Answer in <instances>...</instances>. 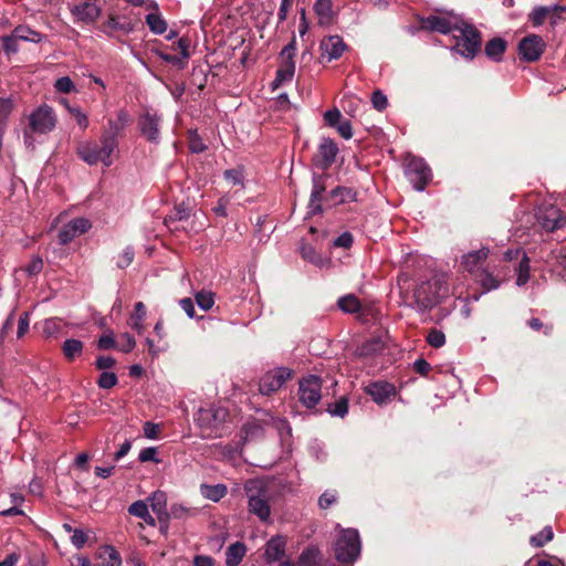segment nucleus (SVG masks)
Here are the masks:
<instances>
[{
    "label": "nucleus",
    "instance_id": "obj_1",
    "mask_svg": "<svg viewBox=\"0 0 566 566\" xmlns=\"http://www.w3.org/2000/svg\"><path fill=\"white\" fill-rule=\"evenodd\" d=\"M118 150V140L112 136L101 134L99 140H86L77 145L78 157L90 166L102 163L105 167L113 165V155Z\"/></svg>",
    "mask_w": 566,
    "mask_h": 566
},
{
    "label": "nucleus",
    "instance_id": "obj_2",
    "mask_svg": "<svg viewBox=\"0 0 566 566\" xmlns=\"http://www.w3.org/2000/svg\"><path fill=\"white\" fill-rule=\"evenodd\" d=\"M447 294L448 287L443 280L433 276L416 285L412 295L413 302L410 303V306L419 312H424L433 308Z\"/></svg>",
    "mask_w": 566,
    "mask_h": 566
},
{
    "label": "nucleus",
    "instance_id": "obj_3",
    "mask_svg": "<svg viewBox=\"0 0 566 566\" xmlns=\"http://www.w3.org/2000/svg\"><path fill=\"white\" fill-rule=\"evenodd\" d=\"M228 417L226 408L209 406L200 407L195 415V421L200 428L202 438H213L220 436L222 423Z\"/></svg>",
    "mask_w": 566,
    "mask_h": 566
},
{
    "label": "nucleus",
    "instance_id": "obj_4",
    "mask_svg": "<svg viewBox=\"0 0 566 566\" xmlns=\"http://www.w3.org/2000/svg\"><path fill=\"white\" fill-rule=\"evenodd\" d=\"M459 35L454 36L453 50L465 59H473L482 49V33L473 25L463 23L455 25Z\"/></svg>",
    "mask_w": 566,
    "mask_h": 566
},
{
    "label": "nucleus",
    "instance_id": "obj_5",
    "mask_svg": "<svg viewBox=\"0 0 566 566\" xmlns=\"http://www.w3.org/2000/svg\"><path fill=\"white\" fill-rule=\"evenodd\" d=\"M244 490L248 495L249 512L258 516L261 522H268L271 515V507L266 490L255 480H249L244 484Z\"/></svg>",
    "mask_w": 566,
    "mask_h": 566
},
{
    "label": "nucleus",
    "instance_id": "obj_6",
    "mask_svg": "<svg viewBox=\"0 0 566 566\" xmlns=\"http://www.w3.org/2000/svg\"><path fill=\"white\" fill-rule=\"evenodd\" d=\"M334 551L338 562L354 563L360 555V539L357 530H343L335 542Z\"/></svg>",
    "mask_w": 566,
    "mask_h": 566
},
{
    "label": "nucleus",
    "instance_id": "obj_7",
    "mask_svg": "<svg viewBox=\"0 0 566 566\" xmlns=\"http://www.w3.org/2000/svg\"><path fill=\"white\" fill-rule=\"evenodd\" d=\"M405 174L417 191H423L431 180V169L422 158L410 157Z\"/></svg>",
    "mask_w": 566,
    "mask_h": 566
},
{
    "label": "nucleus",
    "instance_id": "obj_8",
    "mask_svg": "<svg viewBox=\"0 0 566 566\" xmlns=\"http://www.w3.org/2000/svg\"><path fill=\"white\" fill-rule=\"evenodd\" d=\"M293 376V370L287 367H276L265 373L259 382L261 395L269 396L277 391Z\"/></svg>",
    "mask_w": 566,
    "mask_h": 566
},
{
    "label": "nucleus",
    "instance_id": "obj_9",
    "mask_svg": "<svg viewBox=\"0 0 566 566\" xmlns=\"http://www.w3.org/2000/svg\"><path fill=\"white\" fill-rule=\"evenodd\" d=\"M56 124L53 109L48 105H41L29 117V127L33 133L45 134L51 132Z\"/></svg>",
    "mask_w": 566,
    "mask_h": 566
},
{
    "label": "nucleus",
    "instance_id": "obj_10",
    "mask_svg": "<svg viewBox=\"0 0 566 566\" xmlns=\"http://www.w3.org/2000/svg\"><path fill=\"white\" fill-rule=\"evenodd\" d=\"M322 380L318 376L310 375L300 381V401L306 408L315 407L322 398Z\"/></svg>",
    "mask_w": 566,
    "mask_h": 566
},
{
    "label": "nucleus",
    "instance_id": "obj_11",
    "mask_svg": "<svg viewBox=\"0 0 566 566\" xmlns=\"http://www.w3.org/2000/svg\"><path fill=\"white\" fill-rule=\"evenodd\" d=\"M104 0H83L71 7L75 22L94 23L102 13Z\"/></svg>",
    "mask_w": 566,
    "mask_h": 566
},
{
    "label": "nucleus",
    "instance_id": "obj_12",
    "mask_svg": "<svg viewBox=\"0 0 566 566\" xmlns=\"http://www.w3.org/2000/svg\"><path fill=\"white\" fill-rule=\"evenodd\" d=\"M536 217L542 228L549 232L562 228L566 223V217L563 212L552 205L541 206Z\"/></svg>",
    "mask_w": 566,
    "mask_h": 566
},
{
    "label": "nucleus",
    "instance_id": "obj_13",
    "mask_svg": "<svg viewBox=\"0 0 566 566\" xmlns=\"http://www.w3.org/2000/svg\"><path fill=\"white\" fill-rule=\"evenodd\" d=\"M545 48V43L539 35L530 34L518 42L520 60L534 62L539 59Z\"/></svg>",
    "mask_w": 566,
    "mask_h": 566
},
{
    "label": "nucleus",
    "instance_id": "obj_14",
    "mask_svg": "<svg viewBox=\"0 0 566 566\" xmlns=\"http://www.w3.org/2000/svg\"><path fill=\"white\" fill-rule=\"evenodd\" d=\"M160 116L153 111H145L138 118L142 135L150 143L157 144L160 139Z\"/></svg>",
    "mask_w": 566,
    "mask_h": 566
},
{
    "label": "nucleus",
    "instance_id": "obj_15",
    "mask_svg": "<svg viewBox=\"0 0 566 566\" xmlns=\"http://www.w3.org/2000/svg\"><path fill=\"white\" fill-rule=\"evenodd\" d=\"M346 49L343 38L337 34L325 36L321 41L322 57H327V61L340 57Z\"/></svg>",
    "mask_w": 566,
    "mask_h": 566
},
{
    "label": "nucleus",
    "instance_id": "obj_16",
    "mask_svg": "<svg viewBox=\"0 0 566 566\" xmlns=\"http://www.w3.org/2000/svg\"><path fill=\"white\" fill-rule=\"evenodd\" d=\"M366 392L376 403L382 405L396 395V388L387 381H376L366 387Z\"/></svg>",
    "mask_w": 566,
    "mask_h": 566
},
{
    "label": "nucleus",
    "instance_id": "obj_17",
    "mask_svg": "<svg viewBox=\"0 0 566 566\" xmlns=\"http://www.w3.org/2000/svg\"><path fill=\"white\" fill-rule=\"evenodd\" d=\"M420 29L448 34L454 30V27H452L451 21L447 18L429 15L420 19Z\"/></svg>",
    "mask_w": 566,
    "mask_h": 566
},
{
    "label": "nucleus",
    "instance_id": "obj_18",
    "mask_svg": "<svg viewBox=\"0 0 566 566\" xmlns=\"http://www.w3.org/2000/svg\"><path fill=\"white\" fill-rule=\"evenodd\" d=\"M132 119L129 114L125 109H120L117 113L116 119H109L107 127L102 132L104 135L112 136L117 140L118 136L124 129L130 124Z\"/></svg>",
    "mask_w": 566,
    "mask_h": 566
},
{
    "label": "nucleus",
    "instance_id": "obj_19",
    "mask_svg": "<svg viewBox=\"0 0 566 566\" xmlns=\"http://www.w3.org/2000/svg\"><path fill=\"white\" fill-rule=\"evenodd\" d=\"M338 154V147L336 143L331 138H324L318 147V157L321 161V166L323 168L329 167L336 158Z\"/></svg>",
    "mask_w": 566,
    "mask_h": 566
},
{
    "label": "nucleus",
    "instance_id": "obj_20",
    "mask_svg": "<svg viewBox=\"0 0 566 566\" xmlns=\"http://www.w3.org/2000/svg\"><path fill=\"white\" fill-rule=\"evenodd\" d=\"M507 49V41L503 38L495 36L489 40L484 46V54L489 60L500 62Z\"/></svg>",
    "mask_w": 566,
    "mask_h": 566
},
{
    "label": "nucleus",
    "instance_id": "obj_21",
    "mask_svg": "<svg viewBox=\"0 0 566 566\" xmlns=\"http://www.w3.org/2000/svg\"><path fill=\"white\" fill-rule=\"evenodd\" d=\"M325 189L326 188H325L324 179L321 176L315 175L313 177V189H312L310 205H308L310 211L312 213H316L322 210L321 201H322V196H323V192L325 191Z\"/></svg>",
    "mask_w": 566,
    "mask_h": 566
},
{
    "label": "nucleus",
    "instance_id": "obj_22",
    "mask_svg": "<svg viewBox=\"0 0 566 566\" xmlns=\"http://www.w3.org/2000/svg\"><path fill=\"white\" fill-rule=\"evenodd\" d=\"M153 512L157 515L159 521L167 520L169 514L167 512V495L163 491H156L148 497Z\"/></svg>",
    "mask_w": 566,
    "mask_h": 566
},
{
    "label": "nucleus",
    "instance_id": "obj_23",
    "mask_svg": "<svg viewBox=\"0 0 566 566\" xmlns=\"http://www.w3.org/2000/svg\"><path fill=\"white\" fill-rule=\"evenodd\" d=\"M319 25H328L334 19L332 0H316L313 7Z\"/></svg>",
    "mask_w": 566,
    "mask_h": 566
},
{
    "label": "nucleus",
    "instance_id": "obj_24",
    "mask_svg": "<svg viewBox=\"0 0 566 566\" xmlns=\"http://www.w3.org/2000/svg\"><path fill=\"white\" fill-rule=\"evenodd\" d=\"M285 552V539L282 536L272 537L265 546V557L269 562L280 560Z\"/></svg>",
    "mask_w": 566,
    "mask_h": 566
},
{
    "label": "nucleus",
    "instance_id": "obj_25",
    "mask_svg": "<svg viewBox=\"0 0 566 566\" xmlns=\"http://www.w3.org/2000/svg\"><path fill=\"white\" fill-rule=\"evenodd\" d=\"M101 30L107 34H112L115 31L128 33L133 28L130 22L126 19L122 21L118 15L109 14L107 20L101 25Z\"/></svg>",
    "mask_w": 566,
    "mask_h": 566
},
{
    "label": "nucleus",
    "instance_id": "obj_26",
    "mask_svg": "<svg viewBox=\"0 0 566 566\" xmlns=\"http://www.w3.org/2000/svg\"><path fill=\"white\" fill-rule=\"evenodd\" d=\"M97 558L101 559L102 566H120L122 557L116 548L112 545H104L97 551Z\"/></svg>",
    "mask_w": 566,
    "mask_h": 566
},
{
    "label": "nucleus",
    "instance_id": "obj_27",
    "mask_svg": "<svg viewBox=\"0 0 566 566\" xmlns=\"http://www.w3.org/2000/svg\"><path fill=\"white\" fill-rule=\"evenodd\" d=\"M247 553V547L241 542L231 544L226 551L227 566H238Z\"/></svg>",
    "mask_w": 566,
    "mask_h": 566
},
{
    "label": "nucleus",
    "instance_id": "obj_28",
    "mask_svg": "<svg viewBox=\"0 0 566 566\" xmlns=\"http://www.w3.org/2000/svg\"><path fill=\"white\" fill-rule=\"evenodd\" d=\"M488 255L489 249L486 248L469 252L462 256V265L465 270L472 272Z\"/></svg>",
    "mask_w": 566,
    "mask_h": 566
},
{
    "label": "nucleus",
    "instance_id": "obj_29",
    "mask_svg": "<svg viewBox=\"0 0 566 566\" xmlns=\"http://www.w3.org/2000/svg\"><path fill=\"white\" fill-rule=\"evenodd\" d=\"M84 344L80 339L70 338L62 345V353L67 361H73L83 353Z\"/></svg>",
    "mask_w": 566,
    "mask_h": 566
},
{
    "label": "nucleus",
    "instance_id": "obj_30",
    "mask_svg": "<svg viewBox=\"0 0 566 566\" xmlns=\"http://www.w3.org/2000/svg\"><path fill=\"white\" fill-rule=\"evenodd\" d=\"M384 348V343L379 337H373L364 342L357 349L356 354L359 357H370L380 353Z\"/></svg>",
    "mask_w": 566,
    "mask_h": 566
},
{
    "label": "nucleus",
    "instance_id": "obj_31",
    "mask_svg": "<svg viewBox=\"0 0 566 566\" xmlns=\"http://www.w3.org/2000/svg\"><path fill=\"white\" fill-rule=\"evenodd\" d=\"M11 35L19 41H29L39 43L42 40V34L30 27L20 24L13 29Z\"/></svg>",
    "mask_w": 566,
    "mask_h": 566
},
{
    "label": "nucleus",
    "instance_id": "obj_32",
    "mask_svg": "<svg viewBox=\"0 0 566 566\" xmlns=\"http://www.w3.org/2000/svg\"><path fill=\"white\" fill-rule=\"evenodd\" d=\"M128 513L130 515L142 518L143 521H145V523H147L150 526L156 525V521L150 515V513L148 511V505L144 501H136V502L132 503L128 507Z\"/></svg>",
    "mask_w": 566,
    "mask_h": 566
},
{
    "label": "nucleus",
    "instance_id": "obj_33",
    "mask_svg": "<svg viewBox=\"0 0 566 566\" xmlns=\"http://www.w3.org/2000/svg\"><path fill=\"white\" fill-rule=\"evenodd\" d=\"M356 191L347 187H336L329 193V198L334 205L356 201Z\"/></svg>",
    "mask_w": 566,
    "mask_h": 566
},
{
    "label": "nucleus",
    "instance_id": "obj_34",
    "mask_svg": "<svg viewBox=\"0 0 566 566\" xmlns=\"http://www.w3.org/2000/svg\"><path fill=\"white\" fill-rule=\"evenodd\" d=\"M146 316V307L143 302L135 304L134 313L130 315L128 324L138 334H142L144 329V318Z\"/></svg>",
    "mask_w": 566,
    "mask_h": 566
},
{
    "label": "nucleus",
    "instance_id": "obj_35",
    "mask_svg": "<svg viewBox=\"0 0 566 566\" xmlns=\"http://www.w3.org/2000/svg\"><path fill=\"white\" fill-rule=\"evenodd\" d=\"M296 50V40L295 36L292 38L289 44H286L282 52H281V59L284 64L285 70L284 71H294L295 70V62L293 60L294 54Z\"/></svg>",
    "mask_w": 566,
    "mask_h": 566
},
{
    "label": "nucleus",
    "instance_id": "obj_36",
    "mask_svg": "<svg viewBox=\"0 0 566 566\" xmlns=\"http://www.w3.org/2000/svg\"><path fill=\"white\" fill-rule=\"evenodd\" d=\"M517 277H516V285L523 286L525 285L530 280V259L525 254V252L522 253V259L518 262L517 268L515 269Z\"/></svg>",
    "mask_w": 566,
    "mask_h": 566
},
{
    "label": "nucleus",
    "instance_id": "obj_37",
    "mask_svg": "<svg viewBox=\"0 0 566 566\" xmlns=\"http://www.w3.org/2000/svg\"><path fill=\"white\" fill-rule=\"evenodd\" d=\"M319 560V551L316 547L311 546L302 552L298 558V566H317Z\"/></svg>",
    "mask_w": 566,
    "mask_h": 566
},
{
    "label": "nucleus",
    "instance_id": "obj_38",
    "mask_svg": "<svg viewBox=\"0 0 566 566\" xmlns=\"http://www.w3.org/2000/svg\"><path fill=\"white\" fill-rule=\"evenodd\" d=\"M146 23L155 34H163L167 30V22L159 13H149L146 15Z\"/></svg>",
    "mask_w": 566,
    "mask_h": 566
},
{
    "label": "nucleus",
    "instance_id": "obj_39",
    "mask_svg": "<svg viewBox=\"0 0 566 566\" xmlns=\"http://www.w3.org/2000/svg\"><path fill=\"white\" fill-rule=\"evenodd\" d=\"M339 308L345 313H357L360 307V301L353 294L345 295L338 300Z\"/></svg>",
    "mask_w": 566,
    "mask_h": 566
},
{
    "label": "nucleus",
    "instance_id": "obj_40",
    "mask_svg": "<svg viewBox=\"0 0 566 566\" xmlns=\"http://www.w3.org/2000/svg\"><path fill=\"white\" fill-rule=\"evenodd\" d=\"M201 492L206 499L218 502L227 494V488L223 484L203 485Z\"/></svg>",
    "mask_w": 566,
    "mask_h": 566
},
{
    "label": "nucleus",
    "instance_id": "obj_41",
    "mask_svg": "<svg viewBox=\"0 0 566 566\" xmlns=\"http://www.w3.org/2000/svg\"><path fill=\"white\" fill-rule=\"evenodd\" d=\"M62 328V321L57 317H51L43 321L42 333L45 337L56 336Z\"/></svg>",
    "mask_w": 566,
    "mask_h": 566
},
{
    "label": "nucleus",
    "instance_id": "obj_42",
    "mask_svg": "<svg viewBox=\"0 0 566 566\" xmlns=\"http://www.w3.org/2000/svg\"><path fill=\"white\" fill-rule=\"evenodd\" d=\"M554 533L551 526L544 527L539 533L531 537L530 542L535 547H542L553 539Z\"/></svg>",
    "mask_w": 566,
    "mask_h": 566
},
{
    "label": "nucleus",
    "instance_id": "obj_43",
    "mask_svg": "<svg viewBox=\"0 0 566 566\" xmlns=\"http://www.w3.org/2000/svg\"><path fill=\"white\" fill-rule=\"evenodd\" d=\"M548 18L551 19L548 7H535L530 14V21L534 27L542 25Z\"/></svg>",
    "mask_w": 566,
    "mask_h": 566
},
{
    "label": "nucleus",
    "instance_id": "obj_44",
    "mask_svg": "<svg viewBox=\"0 0 566 566\" xmlns=\"http://www.w3.org/2000/svg\"><path fill=\"white\" fill-rule=\"evenodd\" d=\"M189 217V210L185 207L176 208L174 214L168 216L165 219V224L169 230H176L177 228L174 226L176 221L186 220Z\"/></svg>",
    "mask_w": 566,
    "mask_h": 566
},
{
    "label": "nucleus",
    "instance_id": "obj_45",
    "mask_svg": "<svg viewBox=\"0 0 566 566\" xmlns=\"http://www.w3.org/2000/svg\"><path fill=\"white\" fill-rule=\"evenodd\" d=\"M196 302L202 311H209L214 304V295L211 292L200 291L196 294Z\"/></svg>",
    "mask_w": 566,
    "mask_h": 566
},
{
    "label": "nucleus",
    "instance_id": "obj_46",
    "mask_svg": "<svg viewBox=\"0 0 566 566\" xmlns=\"http://www.w3.org/2000/svg\"><path fill=\"white\" fill-rule=\"evenodd\" d=\"M480 283L484 292L495 290L501 285V281L486 271L481 274Z\"/></svg>",
    "mask_w": 566,
    "mask_h": 566
},
{
    "label": "nucleus",
    "instance_id": "obj_47",
    "mask_svg": "<svg viewBox=\"0 0 566 566\" xmlns=\"http://www.w3.org/2000/svg\"><path fill=\"white\" fill-rule=\"evenodd\" d=\"M66 108L69 109L72 117L75 119L77 125L84 130L88 126V118L85 113H83L78 107L76 106H70L66 102L64 103Z\"/></svg>",
    "mask_w": 566,
    "mask_h": 566
},
{
    "label": "nucleus",
    "instance_id": "obj_48",
    "mask_svg": "<svg viewBox=\"0 0 566 566\" xmlns=\"http://www.w3.org/2000/svg\"><path fill=\"white\" fill-rule=\"evenodd\" d=\"M67 223L77 237L87 232L92 227L90 220L86 218H75L69 221Z\"/></svg>",
    "mask_w": 566,
    "mask_h": 566
},
{
    "label": "nucleus",
    "instance_id": "obj_49",
    "mask_svg": "<svg viewBox=\"0 0 566 566\" xmlns=\"http://www.w3.org/2000/svg\"><path fill=\"white\" fill-rule=\"evenodd\" d=\"M117 381H118L117 376L114 373L103 371L99 375L97 385L102 389H111L117 385Z\"/></svg>",
    "mask_w": 566,
    "mask_h": 566
},
{
    "label": "nucleus",
    "instance_id": "obj_50",
    "mask_svg": "<svg viewBox=\"0 0 566 566\" xmlns=\"http://www.w3.org/2000/svg\"><path fill=\"white\" fill-rule=\"evenodd\" d=\"M2 50L10 56L19 51V40H15L11 34L1 36Z\"/></svg>",
    "mask_w": 566,
    "mask_h": 566
},
{
    "label": "nucleus",
    "instance_id": "obj_51",
    "mask_svg": "<svg viewBox=\"0 0 566 566\" xmlns=\"http://www.w3.org/2000/svg\"><path fill=\"white\" fill-rule=\"evenodd\" d=\"M135 252L132 247L125 248V250L118 255L116 265L119 269H126L134 260Z\"/></svg>",
    "mask_w": 566,
    "mask_h": 566
},
{
    "label": "nucleus",
    "instance_id": "obj_52",
    "mask_svg": "<svg viewBox=\"0 0 566 566\" xmlns=\"http://www.w3.org/2000/svg\"><path fill=\"white\" fill-rule=\"evenodd\" d=\"M76 233L70 227L69 223L64 224L57 233L59 243L65 245L76 238Z\"/></svg>",
    "mask_w": 566,
    "mask_h": 566
},
{
    "label": "nucleus",
    "instance_id": "obj_53",
    "mask_svg": "<svg viewBox=\"0 0 566 566\" xmlns=\"http://www.w3.org/2000/svg\"><path fill=\"white\" fill-rule=\"evenodd\" d=\"M427 342L434 348H440L446 343L444 334L439 329H431L427 336Z\"/></svg>",
    "mask_w": 566,
    "mask_h": 566
},
{
    "label": "nucleus",
    "instance_id": "obj_54",
    "mask_svg": "<svg viewBox=\"0 0 566 566\" xmlns=\"http://www.w3.org/2000/svg\"><path fill=\"white\" fill-rule=\"evenodd\" d=\"M301 253L305 260H307L316 265H319V266L323 265L322 256L318 255L311 245H303L301 249Z\"/></svg>",
    "mask_w": 566,
    "mask_h": 566
},
{
    "label": "nucleus",
    "instance_id": "obj_55",
    "mask_svg": "<svg viewBox=\"0 0 566 566\" xmlns=\"http://www.w3.org/2000/svg\"><path fill=\"white\" fill-rule=\"evenodd\" d=\"M329 413L336 417H345L348 412L347 399L342 397L338 399L332 408L328 409Z\"/></svg>",
    "mask_w": 566,
    "mask_h": 566
},
{
    "label": "nucleus",
    "instance_id": "obj_56",
    "mask_svg": "<svg viewBox=\"0 0 566 566\" xmlns=\"http://www.w3.org/2000/svg\"><path fill=\"white\" fill-rule=\"evenodd\" d=\"M294 81V73H276V77L271 83L272 91L277 90L285 84H292Z\"/></svg>",
    "mask_w": 566,
    "mask_h": 566
},
{
    "label": "nucleus",
    "instance_id": "obj_57",
    "mask_svg": "<svg viewBox=\"0 0 566 566\" xmlns=\"http://www.w3.org/2000/svg\"><path fill=\"white\" fill-rule=\"evenodd\" d=\"M13 108V103L10 98H0V124L6 127L7 119Z\"/></svg>",
    "mask_w": 566,
    "mask_h": 566
},
{
    "label": "nucleus",
    "instance_id": "obj_58",
    "mask_svg": "<svg viewBox=\"0 0 566 566\" xmlns=\"http://www.w3.org/2000/svg\"><path fill=\"white\" fill-rule=\"evenodd\" d=\"M224 178L226 180L233 185V186H237V185H240V186H243V174L240 169H228L224 171Z\"/></svg>",
    "mask_w": 566,
    "mask_h": 566
},
{
    "label": "nucleus",
    "instance_id": "obj_59",
    "mask_svg": "<svg viewBox=\"0 0 566 566\" xmlns=\"http://www.w3.org/2000/svg\"><path fill=\"white\" fill-rule=\"evenodd\" d=\"M135 345H136V342L130 334L124 333L120 335L119 344H118V349L120 352L129 353L130 350H133Z\"/></svg>",
    "mask_w": 566,
    "mask_h": 566
},
{
    "label": "nucleus",
    "instance_id": "obj_60",
    "mask_svg": "<svg viewBox=\"0 0 566 566\" xmlns=\"http://www.w3.org/2000/svg\"><path fill=\"white\" fill-rule=\"evenodd\" d=\"M29 325H30V314L28 312H24L20 315L19 321H18V331H17L18 338H21L27 334V332L29 331Z\"/></svg>",
    "mask_w": 566,
    "mask_h": 566
},
{
    "label": "nucleus",
    "instance_id": "obj_61",
    "mask_svg": "<svg viewBox=\"0 0 566 566\" xmlns=\"http://www.w3.org/2000/svg\"><path fill=\"white\" fill-rule=\"evenodd\" d=\"M337 500L336 493L333 491L324 492L318 499V505L321 509L326 510L333 505Z\"/></svg>",
    "mask_w": 566,
    "mask_h": 566
},
{
    "label": "nucleus",
    "instance_id": "obj_62",
    "mask_svg": "<svg viewBox=\"0 0 566 566\" xmlns=\"http://www.w3.org/2000/svg\"><path fill=\"white\" fill-rule=\"evenodd\" d=\"M324 119L327 125L335 128V126H337L342 120V114L337 108L329 109L325 112Z\"/></svg>",
    "mask_w": 566,
    "mask_h": 566
},
{
    "label": "nucleus",
    "instance_id": "obj_63",
    "mask_svg": "<svg viewBox=\"0 0 566 566\" xmlns=\"http://www.w3.org/2000/svg\"><path fill=\"white\" fill-rule=\"evenodd\" d=\"M552 23L555 24L557 20L565 19L566 17V4L565 6H549Z\"/></svg>",
    "mask_w": 566,
    "mask_h": 566
},
{
    "label": "nucleus",
    "instance_id": "obj_64",
    "mask_svg": "<svg viewBox=\"0 0 566 566\" xmlns=\"http://www.w3.org/2000/svg\"><path fill=\"white\" fill-rule=\"evenodd\" d=\"M525 566H556L551 560L547 559L546 556H534L531 559H528L525 564Z\"/></svg>",
    "mask_w": 566,
    "mask_h": 566
}]
</instances>
